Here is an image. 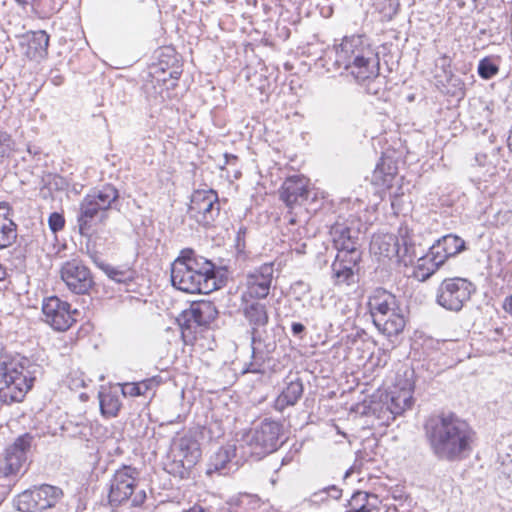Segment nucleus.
I'll use <instances>...</instances> for the list:
<instances>
[{"label":"nucleus","mask_w":512,"mask_h":512,"mask_svg":"<svg viewBox=\"0 0 512 512\" xmlns=\"http://www.w3.org/2000/svg\"><path fill=\"white\" fill-rule=\"evenodd\" d=\"M99 267L105 272V274L112 280L118 283H125L132 280L133 275L129 270H120L109 264L101 263Z\"/></svg>","instance_id":"obj_34"},{"label":"nucleus","mask_w":512,"mask_h":512,"mask_svg":"<svg viewBox=\"0 0 512 512\" xmlns=\"http://www.w3.org/2000/svg\"><path fill=\"white\" fill-rule=\"evenodd\" d=\"M60 277L67 288L75 294H85L93 286V277L89 268L79 259L62 264Z\"/></svg>","instance_id":"obj_14"},{"label":"nucleus","mask_w":512,"mask_h":512,"mask_svg":"<svg viewBox=\"0 0 512 512\" xmlns=\"http://www.w3.org/2000/svg\"><path fill=\"white\" fill-rule=\"evenodd\" d=\"M188 212L203 226L211 225L220 213L218 195L213 190H197L191 196Z\"/></svg>","instance_id":"obj_11"},{"label":"nucleus","mask_w":512,"mask_h":512,"mask_svg":"<svg viewBox=\"0 0 512 512\" xmlns=\"http://www.w3.org/2000/svg\"><path fill=\"white\" fill-rule=\"evenodd\" d=\"M407 229H400L402 246L399 239L393 234H376L370 242V252L378 257L393 259L402 258L412 253L413 245L407 240Z\"/></svg>","instance_id":"obj_12"},{"label":"nucleus","mask_w":512,"mask_h":512,"mask_svg":"<svg viewBox=\"0 0 512 512\" xmlns=\"http://www.w3.org/2000/svg\"><path fill=\"white\" fill-rule=\"evenodd\" d=\"M368 308L373 319V323L378 330H387L391 333L394 329H399L401 320L395 317V321L388 324L384 316L388 312H393L399 305L395 295L383 288L375 289L368 298Z\"/></svg>","instance_id":"obj_9"},{"label":"nucleus","mask_w":512,"mask_h":512,"mask_svg":"<svg viewBox=\"0 0 512 512\" xmlns=\"http://www.w3.org/2000/svg\"><path fill=\"white\" fill-rule=\"evenodd\" d=\"M7 203H0V249L10 247L17 239V225L10 215Z\"/></svg>","instance_id":"obj_21"},{"label":"nucleus","mask_w":512,"mask_h":512,"mask_svg":"<svg viewBox=\"0 0 512 512\" xmlns=\"http://www.w3.org/2000/svg\"><path fill=\"white\" fill-rule=\"evenodd\" d=\"M464 248V240L456 235L450 234L438 240V242L433 245L430 250L432 251V255H436L438 258L442 259L443 262H445L447 258L460 253Z\"/></svg>","instance_id":"obj_24"},{"label":"nucleus","mask_w":512,"mask_h":512,"mask_svg":"<svg viewBox=\"0 0 512 512\" xmlns=\"http://www.w3.org/2000/svg\"><path fill=\"white\" fill-rule=\"evenodd\" d=\"M361 255L357 248L345 250H339L336 256L335 261H340L341 263H345V266L354 270V267L360 261Z\"/></svg>","instance_id":"obj_37"},{"label":"nucleus","mask_w":512,"mask_h":512,"mask_svg":"<svg viewBox=\"0 0 512 512\" xmlns=\"http://www.w3.org/2000/svg\"><path fill=\"white\" fill-rule=\"evenodd\" d=\"M232 449L231 447L220 448L211 458L208 464L206 473L212 475L213 473H223L231 460Z\"/></svg>","instance_id":"obj_31"},{"label":"nucleus","mask_w":512,"mask_h":512,"mask_svg":"<svg viewBox=\"0 0 512 512\" xmlns=\"http://www.w3.org/2000/svg\"><path fill=\"white\" fill-rule=\"evenodd\" d=\"M475 163L479 168L484 170V175L492 176L496 173V166L485 153H477L475 155Z\"/></svg>","instance_id":"obj_39"},{"label":"nucleus","mask_w":512,"mask_h":512,"mask_svg":"<svg viewBox=\"0 0 512 512\" xmlns=\"http://www.w3.org/2000/svg\"><path fill=\"white\" fill-rule=\"evenodd\" d=\"M23 366L0 351V399L4 403L19 402L32 387L33 378Z\"/></svg>","instance_id":"obj_4"},{"label":"nucleus","mask_w":512,"mask_h":512,"mask_svg":"<svg viewBox=\"0 0 512 512\" xmlns=\"http://www.w3.org/2000/svg\"><path fill=\"white\" fill-rule=\"evenodd\" d=\"M281 430L279 422L264 419L244 436L243 441L250 447V453L260 458L277 450Z\"/></svg>","instance_id":"obj_6"},{"label":"nucleus","mask_w":512,"mask_h":512,"mask_svg":"<svg viewBox=\"0 0 512 512\" xmlns=\"http://www.w3.org/2000/svg\"><path fill=\"white\" fill-rule=\"evenodd\" d=\"M333 275L338 283L349 284L354 276V270L345 266V263L334 261L332 264Z\"/></svg>","instance_id":"obj_35"},{"label":"nucleus","mask_w":512,"mask_h":512,"mask_svg":"<svg viewBox=\"0 0 512 512\" xmlns=\"http://www.w3.org/2000/svg\"><path fill=\"white\" fill-rule=\"evenodd\" d=\"M7 277V270L6 268L0 263V281L5 280Z\"/></svg>","instance_id":"obj_48"},{"label":"nucleus","mask_w":512,"mask_h":512,"mask_svg":"<svg viewBox=\"0 0 512 512\" xmlns=\"http://www.w3.org/2000/svg\"><path fill=\"white\" fill-rule=\"evenodd\" d=\"M358 39L345 38L336 50L337 61L342 62L357 81H365L378 76L379 59L368 52L367 55L357 53L353 48Z\"/></svg>","instance_id":"obj_5"},{"label":"nucleus","mask_w":512,"mask_h":512,"mask_svg":"<svg viewBox=\"0 0 512 512\" xmlns=\"http://www.w3.org/2000/svg\"><path fill=\"white\" fill-rule=\"evenodd\" d=\"M171 282L186 293L209 294L219 288L215 265L192 249H184L171 265Z\"/></svg>","instance_id":"obj_2"},{"label":"nucleus","mask_w":512,"mask_h":512,"mask_svg":"<svg viewBox=\"0 0 512 512\" xmlns=\"http://www.w3.org/2000/svg\"><path fill=\"white\" fill-rule=\"evenodd\" d=\"M478 73L484 79H490L498 73V67L489 59H483L478 66Z\"/></svg>","instance_id":"obj_41"},{"label":"nucleus","mask_w":512,"mask_h":512,"mask_svg":"<svg viewBox=\"0 0 512 512\" xmlns=\"http://www.w3.org/2000/svg\"><path fill=\"white\" fill-rule=\"evenodd\" d=\"M330 235L334 247L339 250L357 248L358 231L347 227L345 224L336 223L331 227Z\"/></svg>","instance_id":"obj_23"},{"label":"nucleus","mask_w":512,"mask_h":512,"mask_svg":"<svg viewBox=\"0 0 512 512\" xmlns=\"http://www.w3.org/2000/svg\"><path fill=\"white\" fill-rule=\"evenodd\" d=\"M308 180L303 176H292L286 179L280 190V198L287 207L292 209L301 205L309 196Z\"/></svg>","instance_id":"obj_18"},{"label":"nucleus","mask_w":512,"mask_h":512,"mask_svg":"<svg viewBox=\"0 0 512 512\" xmlns=\"http://www.w3.org/2000/svg\"><path fill=\"white\" fill-rule=\"evenodd\" d=\"M424 429L431 451L440 460L458 461L472 450L474 433L453 415L432 416Z\"/></svg>","instance_id":"obj_1"},{"label":"nucleus","mask_w":512,"mask_h":512,"mask_svg":"<svg viewBox=\"0 0 512 512\" xmlns=\"http://www.w3.org/2000/svg\"><path fill=\"white\" fill-rule=\"evenodd\" d=\"M370 499L377 501V496L364 491H357L349 501L350 510L348 512H378L374 503Z\"/></svg>","instance_id":"obj_29"},{"label":"nucleus","mask_w":512,"mask_h":512,"mask_svg":"<svg viewBox=\"0 0 512 512\" xmlns=\"http://www.w3.org/2000/svg\"><path fill=\"white\" fill-rule=\"evenodd\" d=\"M49 35L43 31L31 32L28 36L26 55L33 60L42 59L47 55Z\"/></svg>","instance_id":"obj_26"},{"label":"nucleus","mask_w":512,"mask_h":512,"mask_svg":"<svg viewBox=\"0 0 512 512\" xmlns=\"http://www.w3.org/2000/svg\"><path fill=\"white\" fill-rule=\"evenodd\" d=\"M33 437L24 434L6 450L5 456L0 457V478L16 475L27 459V452L31 447Z\"/></svg>","instance_id":"obj_16"},{"label":"nucleus","mask_w":512,"mask_h":512,"mask_svg":"<svg viewBox=\"0 0 512 512\" xmlns=\"http://www.w3.org/2000/svg\"><path fill=\"white\" fill-rule=\"evenodd\" d=\"M399 3L394 0H389V10L385 12V15L391 18L398 11Z\"/></svg>","instance_id":"obj_44"},{"label":"nucleus","mask_w":512,"mask_h":512,"mask_svg":"<svg viewBox=\"0 0 512 512\" xmlns=\"http://www.w3.org/2000/svg\"><path fill=\"white\" fill-rule=\"evenodd\" d=\"M175 457L179 458L184 468L190 469L201 458L199 442L191 435H184L174 441Z\"/></svg>","instance_id":"obj_19"},{"label":"nucleus","mask_w":512,"mask_h":512,"mask_svg":"<svg viewBox=\"0 0 512 512\" xmlns=\"http://www.w3.org/2000/svg\"><path fill=\"white\" fill-rule=\"evenodd\" d=\"M395 317H399L401 322L400 323V327L399 329H394L393 331L388 332L387 330H379V332H381L382 334L386 335L387 337H392V336H396L398 334H400L404 328H405V325H406V320H405V317H404V314H403V310L400 308V306L398 305L397 306V309H395L393 312H388L386 314V316H384L385 320L384 321H388V324L391 323L392 321L394 322L395 321Z\"/></svg>","instance_id":"obj_38"},{"label":"nucleus","mask_w":512,"mask_h":512,"mask_svg":"<svg viewBox=\"0 0 512 512\" xmlns=\"http://www.w3.org/2000/svg\"><path fill=\"white\" fill-rule=\"evenodd\" d=\"M395 176L396 167L383 162L376 166L371 176V182L379 188L389 189L392 187Z\"/></svg>","instance_id":"obj_28"},{"label":"nucleus","mask_w":512,"mask_h":512,"mask_svg":"<svg viewBox=\"0 0 512 512\" xmlns=\"http://www.w3.org/2000/svg\"><path fill=\"white\" fill-rule=\"evenodd\" d=\"M288 222H289V224H291V225L296 224V219H295V217L291 216V217L289 218Z\"/></svg>","instance_id":"obj_52"},{"label":"nucleus","mask_w":512,"mask_h":512,"mask_svg":"<svg viewBox=\"0 0 512 512\" xmlns=\"http://www.w3.org/2000/svg\"><path fill=\"white\" fill-rule=\"evenodd\" d=\"M100 410L104 416L114 417L120 410L121 403L118 396L112 393H99Z\"/></svg>","instance_id":"obj_32"},{"label":"nucleus","mask_w":512,"mask_h":512,"mask_svg":"<svg viewBox=\"0 0 512 512\" xmlns=\"http://www.w3.org/2000/svg\"><path fill=\"white\" fill-rule=\"evenodd\" d=\"M15 151V141L5 131H0V163L10 158Z\"/></svg>","instance_id":"obj_36"},{"label":"nucleus","mask_w":512,"mask_h":512,"mask_svg":"<svg viewBox=\"0 0 512 512\" xmlns=\"http://www.w3.org/2000/svg\"><path fill=\"white\" fill-rule=\"evenodd\" d=\"M150 383L151 381L139 382V385H141V390L144 391V394L148 391Z\"/></svg>","instance_id":"obj_49"},{"label":"nucleus","mask_w":512,"mask_h":512,"mask_svg":"<svg viewBox=\"0 0 512 512\" xmlns=\"http://www.w3.org/2000/svg\"><path fill=\"white\" fill-rule=\"evenodd\" d=\"M443 263L442 259L438 258L436 255H432V251L430 250L427 255L418 259L414 275L419 280L424 281L434 274Z\"/></svg>","instance_id":"obj_27"},{"label":"nucleus","mask_w":512,"mask_h":512,"mask_svg":"<svg viewBox=\"0 0 512 512\" xmlns=\"http://www.w3.org/2000/svg\"><path fill=\"white\" fill-rule=\"evenodd\" d=\"M413 384L410 379L406 378L403 385L397 383L386 395L379 405L378 419L383 424H389L398 415L405 410L411 408L413 404Z\"/></svg>","instance_id":"obj_8"},{"label":"nucleus","mask_w":512,"mask_h":512,"mask_svg":"<svg viewBox=\"0 0 512 512\" xmlns=\"http://www.w3.org/2000/svg\"><path fill=\"white\" fill-rule=\"evenodd\" d=\"M243 301V315L248 321L250 331L255 329H263L267 326L269 321L268 311L265 304L245 299Z\"/></svg>","instance_id":"obj_20"},{"label":"nucleus","mask_w":512,"mask_h":512,"mask_svg":"<svg viewBox=\"0 0 512 512\" xmlns=\"http://www.w3.org/2000/svg\"><path fill=\"white\" fill-rule=\"evenodd\" d=\"M65 224L64 217L59 213H52L48 218L49 228L53 233H56L63 229Z\"/></svg>","instance_id":"obj_42"},{"label":"nucleus","mask_w":512,"mask_h":512,"mask_svg":"<svg viewBox=\"0 0 512 512\" xmlns=\"http://www.w3.org/2000/svg\"><path fill=\"white\" fill-rule=\"evenodd\" d=\"M503 309L512 315V295L505 299Z\"/></svg>","instance_id":"obj_47"},{"label":"nucleus","mask_w":512,"mask_h":512,"mask_svg":"<svg viewBox=\"0 0 512 512\" xmlns=\"http://www.w3.org/2000/svg\"><path fill=\"white\" fill-rule=\"evenodd\" d=\"M274 267L272 263H266L254 269L246 275V290L242 294L245 299H264L271 289Z\"/></svg>","instance_id":"obj_17"},{"label":"nucleus","mask_w":512,"mask_h":512,"mask_svg":"<svg viewBox=\"0 0 512 512\" xmlns=\"http://www.w3.org/2000/svg\"><path fill=\"white\" fill-rule=\"evenodd\" d=\"M34 493L38 512L55 506L63 496L60 488L48 484L35 487Z\"/></svg>","instance_id":"obj_25"},{"label":"nucleus","mask_w":512,"mask_h":512,"mask_svg":"<svg viewBox=\"0 0 512 512\" xmlns=\"http://www.w3.org/2000/svg\"><path fill=\"white\" fill-rule=\"evenodd\" d=\"M252 358L243 373H261L263 363L270 359L271 354L275 351L277 344L274 336L268 335L266 328L255 329L250 331Z\"/></svg>","instance_id":"obj_15"},{"label":"nucleus","mask_w":512,"mask_h":512,"mask_svg":"<svg viewBox=\"0 0 512 512\" xmlns=\"http://www.w3.org/2000/svg\"><path fill=\"white\" fill-rule=\"evenodd\" d=\"M507 146L510 151H512V129L509 132L508 138H507Z\"/></svg>","instance_id":"obj_50"},{"label":"nucleus","mask_w":512,"mask_h":512,"mask_svg":"<svg viewBox=\"0 0 512 512\" xmlns=\"http://www.w3.org/2000/svg\"><path fill=\"white\" fill-rule=\"evenodd\" d=\"M35 0H16V2H18L20 5H27V4H30L32 2H34Z\"/></svg>","instance_id":"obj_51"},{"label":"nucleus","mask_w":512,"mask_h":512,"mask_svg":"<svg viewBox=\"0 0 512 512\" xmlns=\"http://www.w3.org/2000/svg\"><path fill=\"white\" fill-rule=\"evenodd\" d=\"M9 90L8 85L3 80H0V106L4 103L6 99V93Z\"/></svg>","instance_id":"obj_45"},{"label":"nucleus","mask_w":512,"mask_h":512,"mask_svg":"<svg viewBox=\"0 0 512 512\" xmlns=\"http://www.w3.org/2000/svg\"><path fill=\"white\" fill-rule=\"evenodd\" d=\"M218 311L215 305L209 301L193 303L186 318L188 322H194L198 326H207L217 317Z\"/></svg>","instance_id":"obj_22"},{"label":"nucleus","mask_w":512,"mask_h":512,"mask_svg":"<svg viewBox=\"0 0 512 512\" xmlns=\"http://www.w3.org/2000/svg\"><path fill=\"white\" fill-rule=\"evenodd\" d=\"M291 328L294 335L301 334L305 329L304 325L298 322L293 323Z\"/></svg>","instance_id":"obj_46"},{"label":"nucleus","mask_w":512,"mask_h":512,"mask_svg":"<svg viewBox=\"0 0 512 512\" xmlns=\"http://www.w3.org/2000/svg\"><path fill=\"white\" fill-rule=\"evenodd\" d=\"M122 393L124 396L136 397L144 395V391L141 390L139 383H126L122 387Z\"/></svg>","instance_id":"obj_43"},{"label":"nucleus","mask_w":512,"mask_h":512,"mask_svg":"<svg viewBox=\"0 0 512 512\" xmlns=\"http://www.w3.org/2000/svg\"><path fill=\"white\" fill-rule=\"evenodd\" d=\"M44 321L54 330L65 331L76 321L78 311L72 309L71 305L58 298L51 296L44 300L42 305Z\"/></svg>","instance_id":"obj_13"},{"label":"nucleus","mask_w":512,"mask_h":512,"mask_svg":"<svg viewBox=\"0 0 512 512\" xmlns=\"http://www.w3.org/2000/svg\"><path fill=\"white\" fill-rule=\"evenodd\" d=\"M15 505L21 512H38L34 489L26 490L17 496Z\"/></svg>","instance_id":"obj_33"},{"label":"nucleus","mask_w":512,"mask_h":512,"mask_svg":"<svg viewBox=\"0 0 512 512\" xmlns=\"http://www.w3.org/2000/svg\"><path fill=\"white\" fill-rule=\"evenodd\" d=\"M474 291V285L467 279L460 277L445 279L439 286L437 302L448 310L459 311Z\"/></svg>","instance_id":"obj_10"},{"label":"nucleus","mask_w":512,"mask_h":512,"mask_svg":"<svg viewBox=\"0 0 512 512\" xmlns=\"http://www.w3.org/2000/svg\"><path fill=\"white\" fill-rule=\"evenodd\" d=\"M303 394V385L299 380L291 381L277 398L280 409L295 405Z\"/></svg>","instance_id":"obj_30"},{"label":"nucleus","mask_w":512,"mask_h":512,"mask_svg":"<svg viewBox=\"0 0 512 512\" xmlns=\"http://www.w3.org/2000/svg\"><path fill=\"white\" fill-rule=\"evenodd\" d=\"M118 197V190L111 185H105L84 197L77 217L80 234L87 235L93 224L97 221L104 222L107 219V211Z\"/></svg>","instance_id":"obj_3"},{"label":"nucleus","mask_w":512,"mask_h":512,"mask_svg":"<svg viewBox=\"0 0 512 512\" xmlns=\"http://www.w3.org/2000/svg\"><path fill=\"white\" fill-rule=\"evenodd\" d=\"M136 475V469L129 466H124L115 472L108 495L109 503L112 506H118L130 498L133 506H139L144 502L146 498L145 491L140 490L133 496L136 487Z\"/></svg>","instance_id":"obj_7"},{"label":"nucleus","mask_w":512,"mask_h":512,"mask_svg":"<svg viewBox=\"0 0 512 512\" xmlns=\"http://www.w3.org/2000/svg\"><path fill=\"white\" fill-rule=\"evenodd\" d=\"M25 260H26V247L22 246V245H18L11 252V263L17 270L22 271L25 268Z\"/></svg>","instance_id":"obj_40"}]
</instances>
